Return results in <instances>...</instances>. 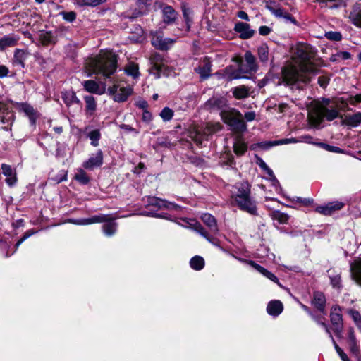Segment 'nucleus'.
<instances>
[{
    "label": "nucleus",
    "mask_w": 361,
    "mask_h": 361,
    "mask_svg": "<svg viewBox=\"0 0 361 361\" xmlns=\"http://www.w3.org/2000/svg\"><path fill=\"white\" fill-rule=\"evenodd\" d=\"M116 68V56L111 51H101L99 55L89 57L85 61V69L88 77L96 74L109 78Z\"/></svg>",
    "instance_id": "1"
},
{
    "label": "nucleus",
    "mask_w": 361,
    "mask_h": 361,
    "mask_svg": "<svg viewBox=\"0 0 361 361\" xmlns=\"http://www.w3.org/2000/svg\"><path fill=\"white\" fill-rule=\"evenodd\" d=\"M231 194L235 205L240 210L253 216L258 215L257 203L251 197V185L247 181L236 183L232 186Z\"/></svg>",
    "instance_id": "2"
},
{
    "label": "nucleus",
    "mask_w": 361,
    "mask_h": 361,
    "mask_svg": "<svg viewBox=\"0 0 361 361\" xmlns=\"http://www.w3.org/2000/svg\"><path fill=\"white\" fill-rule=\"evenodd\" d=\"M329 102V99H325L324 104L319 105L314 112L310 115V121L314 127L319 128L324 118L331 121L338 116V111L336 108L328 109L326 106Z\"/></svg>",
    "instance_id": "3"
},
{
    "label": "nucleus",
    "mask_w": 361,
    "mask_h": 361,
    "mask_svg": "<svg viewBox=\"0 0 361 361\" xmlns=\"http://www.w3.org/2000/svg\"><path fill=\"white\" fill-rule=\"evenodd\" d=\"M310 48L305 44H298L293 49V54L295 58L299 59L301 62V71L305 73H317V68L310 63L312 58V54L310 51Z\"/></svg>",
    "instance_id": "4"
},
{
    "label": "nucleus",
    "mask_w": 361,
    "mask_h": 361,
    "mask_svg": "<svg viewBox=\"0 0 361 361\" xmlns=\"http://www.w3.org/2000/svg\"><path fill=\"white\" fill-rule=\"evenodd\" d=\"M245 63H241L238 70L233 71L229 76V80L246 78L242 73H255L258 69L255 56L250 51H247L244 56Z\"/></svg>",
    "instance_id": "5"
},
{
    "label": "nucleus",
    "mask_w": 361,
    "mask_h": 361,
    "mask_svg": "<svg viewBox=\"0 0 361 361\" xmlns=\"http://www.w3.org/2000/svg\"><path fill=\"white\" fill-rule=\"evenodd\" d=\"M220 116L223 121L231 127L240 130H245L246 129L245 122L240 118L241 114L234 109H231L228 106V109H224L220 113Z\"/></svg>",
    "instance_id": "6"
},
{
    "label": "nucleus",
    "mask_w": 361,
    "mask_h": 361,
    "mask_svg": "<svg viewBox=\"0 0 361 361\" xmlns=\"http://www.w3.org/2000/svg\"><path fill=\"white\" fill-rule=\"evenodd\" d=\"M221 129L222 126L219 123H209L202 131L200 130H196L194 132H192L190 137L197 144L201 145L204 140H207L209 135L215 133Z\"/></svg>",
    "instance_id": "7"
},
{
    "label": "nucleus",
    "mask_w": 361,
    "mask_h": 361,
    "mask_svg": "<svg viewBox=\"0 0 361 361\" xmlns=\"http://www.w3.org/2000/svg\"><path fill=\"white\" fill-rule=\"evenodd\" d=\"M143 201L147 204V207H153L157 210L167 209L171 211H180L182 207L173 202L166 201L157 197L149 196L143 199Z\"/></svg>",
    "instance_id": "8"
},
{
    "label": "nucleus",
    "mask_w": 361,
    "mask_h": 361,
    "mask_svg": "<svg viewBox=\"0 0 361 361\" xmlns=\"http://www.w3.org/2000/svg\"><path fill=\"white\" fill-rule=\"evenodd\" d=\"M330 320L333 326V331L338 338H342L343 328L341 308L338 305H334L331 309Z\"/></svg>",
    "instance_id": "9"
},
{
    "label": "nucleus",
    "mask_w": 361,
    "mask_h": 361,
    "mask_svg": "<svg viewBox=\"0 0 361 361\" xmlns=\"http://www.w3.org/2000/svg\"><path fill=\"white\" fill-rule=\"evenodd\" d=\"M282 77L283 82L286 85H293L298 81L307 82L306 76L303 77L302 74L293 66L285 67L282 70Z\"/></svg>",
    "instance_id": "10"
},
{
    "label": "nucleus",
    "mask_w": 361,
    "mask_h": 361,
    "mask_svg": "<svg viewBox=\"0 0 361 361\" xmlns=\"http://www.w3.org/2000/svg\"><path fill=\"white\" fill-rule=\"evenodd\" d=\"M108 92L115 102H125L128 97L132 94L133 89L129 85L121 86L115 84L112 87L108 88Z\"/></svg>",
    "instance_id": "11"
},
{
    "label": "nucleus",
    "mask_w": 361,
    "mask_h": 361,
    "mask_svg": "<svg viewBox=\"0 0 361 361\" xmlns=\"http://www.w3.org/2000/svg\"><path fill=\"white\" fill-rule=\"evenodd\" d=\"M149 61L151 64L149 70L150 74L154 75L156 78H159L165 71L163 56L159 53H154L151 55Z\"/></svg>",
    "instance_id": "12"
},
{
    "label": "nucleus",
    "mask_w": 361,
    "mask_h": 361,
    "mask_svg": "<svg viewBox=\"0 0 361 361\" xmlns=\"http://www.w3.org/2000/svg\"><path fill=\"white\" fill-rule=\"evenodd\" d=\"M212 62L211 59L204 56L200 59L194 68V71L200 75L201 80L208 79L212 75Z\"/></svg>",
    "instance_id": "13"
},
{
    "label": "nucleus",
    "mask_w": 361,
    "mask_h": 361,
    "mask_svg": "<svg viewBox=\"0 0 361 361\" xmlns=\"http://www.w3.org/2000/svg\"><path fill=\"white\" fill-rule=\"evenodd\" d=\"M204 108L210 111H219L221 113L228 109V102L224 97H212L205 102Z\"/></svg>",
    "instance_id": "14"
},
{
    "label": "nucleus",
    "mask_w": 361,
    "mask_h": 361,
    "mask_svg": "<svg viewBox=\"0 0 361 361\" xmlns=\"http://www.w3.org/2000/svg\"><path fill=\"white\" fill-rule=\"evenodd\" d=\"M176 42V39L164 38L159 34L153 35L151 39L152 44L157 49L167 50Z\"/></svg>",
    "instance_id": "15"
},
{
    "label": "nucleus",
    "mask_w": 361,
    "mask_h": 361,
    "mask_svg": "<svg viewBox=\"0 0 361 361\" xmlns=\"http://www.w3.org/2000/svg\"><path fill=\"white\" fill-rule=\"evenodd\" d=\"M344 207V204L342 202L335 201L328 202L327 204L317 206L315 208V211L322 215L329 216L334 214L335 212L341 210Z\"/></svg>",
    "instance_id": "16"
},
{
    "label": "nucleus",
    "mask_w": 361,
    "mask_h": 361,
    "mask_svg": "<svg viewBox=\"0 0 361 361\" xmlns=\"http://www.w3.org/2000/svg\"><path fill=\"white\" fill-rule=\"evenodd\" d=\"M1 168L3 175L6 177L5 180L6 184L10 187L14 186L18 180L16 169L6 164H2Z\"/></svg>",
    "instance_id": "17"
},
{
    "label": "nucleus",
    "mask_w": 361,
    "mask_h": 361,
    "mask_svg": "<svg viewBox=\"0 0 361 361\" xmlns=\"http://www.w3.org/2000/svg\"><path fill=\"white\" fill-rule=\"evenodd\" d=\"M108 217L106 214H99L90 218L70 219H68V222L76 225H89L95 223H102V221H106Z\"/></svg>",
    "instance_id": "18"
},
{
    "label": "nucleus",
    "mask_w": 361,
    "mask_h": 361,
    "mask_svg": "<svg viewBox=\"0 0 361 361\" xmlns=\"http://www.w3.org/2000/svg\"><path fill=\"white\" fill-rule=\"evenodd\" d=\"M103 164V152L101 149L97 150L94 154H92L90 158L85 161L82 166L86 169H93L99 167Z\"/></svg>",
    "instance_id": "19"
},
{
    "label": "nucleus",
    "mask_w": 361,
    "mask_h": 361,
    "mask_svg": "<svg viewBox=\"0 0 361 361\" xmlns=\"http://www.w3.org/2000/svg\"><path fill=\"white\" fill-rule=\"evenodd\" d=\"M326 297L322 292L315 291L313 293L311 304L314 308L324 314H326Z\"/></svg>",
    "instance_id": "20"
},
{
    "label": "nucleus",
    "mask_w": 361,
    "mask_h": 361,
    "mask_svg": "<svg viewBox=\"0 0 361 361\" xmlns=\"http://www.w3.org/2000/svg\"><path fill=\"white\" fill-rule=\"evenodd\" d=\"M234 30L239 34V36L243 39H250L255 34V30L250 28L249 24L238 22L235 24Z\"/></svg>",
    "instance_id": "21"
},
{
    "label": "nucleus",
    "mask_w": 361,
    "mask_h": 361,
    "mask_svg": "<svg viewBox=\"0 0 361 361\" xmlns=\"http://www.w3.org/2000/svg\"><path fill=\"white\" fill-rule=\"evenodd\" d=\"M61 94V98L68 108H71L73 105H76L79 109L82 107L80 100L73 90L65 91Z\"/></svg>",
    "instance_id": "22"
},
{
    "label": "nucleus",
    "mask_w": 361,
    "mask_h": 361,
    "mask_svg": "<svg viewBox=\"0 0 361 361\" xmlns=\"http://www.w3.org/2000/svg\"><path fill=\"white\" fill-rule=\"evenodd\" d=\"M21 110L28 117L30 123L32 126L35 127L37 119L39 117V114L32 106L27 103H22L20 105Z\"/></svg>",
    "instance_id": "23"
},
{
    "label": "nucleus",
    "mask_w": 361,
    "mask_h": 361,
    "mask_svg": "<svg viewBox=\"0 0 361 361\" xmlns=\"http://www.w3.org/2000/svg\"><path fill=\"white\" fill-rule=\"evenodd\" d=\"M84 90L90 93L101 95L104 92V88L101 87L97 82L93 80H84L82 82Z\"/></svg>",
    "instance_id": "24"
},
{
    "label": "nucleus",
    "mask_w": 361,
    "mask_h": 361,
    "mask_svg": "<svg viewBox=\"0 0 361 361\" xmlns=\"http://www.w3.org/2000/svg\"><path fill=\"white\" fill-rule=\"evenodd\" d=\"M28 56L27 52L23 49H16L14 51L13 58L12 60V64L14 66H20V68H25V61Z\"/></svg>",
    "instance_id": "25"
},
{
    "label": "nucleus",
    "mask_w": 361,
    "mask_h": 361,
    "mask_svg": "<svg viewBox=\"0 0 361 361\" xmlns=\"http://www.w3.org/2000/svg\"><path fill=\"white\" fill-rule=\"evenodd\" d=\"M14 121L13 114L6 112L0 115V130L11 131V127Z\"/></svg>",
    "instance_id": "26"
},
{
    "label": "nucleus",
    "mask_w": 361,
    "mask_h": 361,
    "mask_svg": "<svg viewBox=\"0 0 361 361\" xmlns=\"http://www.w3.org/2000/svg\"><path fill=\"white\" fill-rule=\"evenodd\" d=\"M201 219L202 221L208 226L212 234L216 235L219 233L216 221L214 216L210 214L205 213L202 215Z\"/></svg>",
    "instance_id": "27"
},
{
    "label": "nucleus",
    "mask_w": 361,
    "mask_h": 361,
    "mask_svg": "<svg viewBox=\"0 0 361 361\" xmlns=\"http://www.w3.org/2000/svg\"><path fill=\"white\" fill-rule=\"evenodd\" d=\"M163 20L166 24H171L177 18V12L171 6L162 7Z\"/></svg>",
    "instance_id": "28"
},
{
    "label": "nucleus",
    "mask_w": 361,
    "mask_h": 361,
    "mask_svg": "<svg viewBox=\"0 0 361 361\" xmlns=\"http://www.w3.org/2000/svg\"><path fill=\"white\" fill-rule=\"evenodd\" d=\"M283 310V306L280 300H272L268 303L267 307V313L273 317L279 316Z\"/></svg>",
    "instance_id": "29"
},
{
    "label": "nucleus",
    "mask_w": 361,
    "mask_h": 361,
    "mask_svg": "<svg viewBox=\"0 0 361 361\" xmlns=\"http://www.w3.org/2000/svg\"><path fill=\"white\" fill-rule=\"evenodd\" d=\"M18 38L13 35H8L0 39V50H4L8 47H14L17 44Z\"/></svg>",
    "instance_id": "30"
},
{
    "label": "nucleus",
    "mask_w": 361,
    "mask_h": 361,
    "mask_svg": "<svg viewBox=\"0 0 361 361\" xmlns=\"http://www.w3.org/2000/svg\"><path fill=\"white\" fill-rule=\"evenodd\" d=\"M350 271L353 279L361 286V259L351 263Z\"/></svg>",
    "instance_id": "31"
},
{
    "label": "nucleus",
    "mask_w": 361,
    "mask_h": 361,
    "mask_svg": "<svg viewBox=\"0 0 361 361\" xmlns=\"http://www.w3.org/2000/svg\"><path fill=\"white\" fill-rule=\"evenodd\" d=\"M349 18L355 25L361 27V8L359 4L353 6L350 13Z\"/></svg>",
    "instance_id": "32"
},
{
    "label": "nucleus",
    "mask_w": 361,
    "mask_h": 361,
    "mask_svg": "<svg viewBox=\"0 0 361 361\" xmlns=\"http://www.w3.org/2000/svg\"><path fill=\"white\" fill-rule=\"evenodd\" d=\"M233 97L238 99H245L250 95V89L245 85L235 87L231 90Z\"/></svg>",
    "instance_id": "33"
},
{
    "label": "nucleus",
    "mask_w": 361,
    "mask_h": 361,
    "mask_svg": "<svg viewBox=\"0 0 361 361\" xmlns=\"http://www.w3.org/2000/svg\"><path fill=\"white\" fill-rule=\"evenodd\" d=\"M108 219L106 221H104V224L102 226L103 232L107 236L113 235L117 228V224L114 221H111V218L109 215H106Z\"/></svg>",
    "instance_id": "34"
},
{
    "label": "nucleus",
    "mask_w": 361,
    "mask_h": 361,
    "mask_svg": "<svg viewBox=\"0 0 361 361\" xmlns=\"http://www.w3.org/2000/svg\"><path fill=\"white\" fill-rule=\"evenodd\" d=\"M124 71L127 75L131 76L133 79H137L140 76L138 65L132 61L126 65Z\"/></svg>",
    "instance_id": "35"
},
{
    "label": "nucleus",
    "mask_w": 361,
    "mask_h": 361,
    "mask_svg": "<svg viewBox=\"0 0 361 361\" xmlns=\"http://www.w3.org/2000/svg\"><path fill=\"white\" fill-rule=\"evenodd\" d=\"M185 222L188 224L186 226L187 227L192 228L197 233H198L201 236L207 239L209 236L208 232L202 226V225L198 223L195 219H190L189 221H185Z\"/></svg>",
    "instance_id": "36"
},
{
    "label": "nucleus",
    "mask_w": 361,
    "mask_h": 361,
    "mask_svg": "<svg viewBox=\"0 0 361 361\" xmlns=\"http://www.w3.org/2000/svg\"><path fill=\"white\" fill-rule=\"evenodd\" d=\"M185 222L188 224L186 226L187 227L192 228L197 233H198L201 236L207 239L209 236L208 232L202 226V225L198 223L195 219H190L189 221H185Z\"/></svg>",
    "instance_id": "37"
},
{
    "label": "nucleus",
    "mask_w": 361,
    "mask_h": 361,
    "mask_svg": "<svg viewBox=\"0 0 361 361\" xmlns=\"http://www.w3.org/2000/svg\"><path fill=\"white\" fill-rule=\"evenodd\" d=\"M86 137L91 140V145L97 147L101 139V133L99 129H94L87 132Z\"/></svg>",
    "instance_id": "38"
},
{
    "label": "nucleus",
    "mask_w": 361,
    "mask_h": 361,
    "mask_svg": "<svg viewBox=\"0 0 361 361\" xmlns=\"http://www.w3.org/2000/svg\"><path fill=\"white\" fill-rule=\"evenodd\" d=\"M256 255L259 258H267L269 260L274 259V255L264 245H260L259 248H257Z\"/></svg>",
    "instance_id": "39"
},
{
    "label": "nucleus",
    "mask_w": 361,
    "mask_h": 361,
    "mask_svg": "<svg viewBox=\"0 0 361 361\" xmlns=\"http://www.w3.org/2000/svg\"><path fill=\"white\" fill-rule=\"evenodd\" d=\"M190 267L197 271L201 270L204 267V260L200 256H195L190 261Z\"/></svg>",
    "instance_id": "40"
},
{
    "label": "nucleus",
    "mask_w": 361,
    "mask_h": 361,
    "mask_svg": "<svg viewBox=\"0 0 361 361\" xmlns=\"http://www.w3.org/2000/svg\"><path fill=\"white\" fill-rule=\"evenodd\" d=\"M240 262L247 264L248 265L253 267L255 269H256L258 272H259L261 274L265 276L266 274H268V270L262 267L261 265L257 264L252 260H247L242 258H237Z\"/></svg>",
    "instance_id": "41"
},
{
    "label": "nucleus",
    "mask_w": 361,
    "mask_h": 361,
    "mask_svg": "<svg viewBox=\"0 0 361 361\" xmlns=\"http://www.w3.org/2000/svg\"><path fill=\"white\" fill-rule=\"evenodd\" d=\"M240 262L247 264L248 265L253 267L255 269H256L258 272H259L261 274L265 276L266 274H268V270L262 267L261 265L257 264L252 260H247L242 258H237Z\"/></svg>",
    "instance_id": "42"
},
{
    "label": "nucleus",
    "mask_w": 361,
    "mask_h": 361,
    "mask_svg": "<svg viewBox=\"0 0 361 361\" xmlns=\"http://www.w3.org/2000/svg\"><path fill=\"white\" fill-rule=\"evenodd\" d=\"M240 262L247 264L248 265L253 267L255 269H256L258 272H259L261 274L265 276L266 274H268V270L262 267L261 265L257 264L252 260H247L242 258H237Z\"/></svg>",
    "instance_id": "43"
},
{
    "label": "nucleus",
    "mask_w": 361,
    "mask_h": 361,
    "mask_svg": "<svg viewBox=\"0 0 361 361\" xmlns=\"http://www.w3.org/2000/svg\"><path fill=\"white\" fill-rule=\"evenodd\" d=\"M257 54L259 60L263 62H267L269 60V47L266 44H263L257 49Z\"/></svg>",
    "instance_id": "44"
},
{
    "label": "nucleus",
    "mask_w": 361,
    "mask_h": 361,
    "mask_svg": "<svg viewBox=\"0 0 361 361\" xmlns=\"http://www.w3.org/2000/svg\"><path fill=\"white\" fill-rule=\"evenodd\" d=\"M86 105V110L90 113H93L97 109L95 98L92 95H86L84 97Z\"/></svg>",
    "instance_id": "45"
},
{
    "label": "nucleus",
    "mask_w": 361,
    "mask_h": 361,
    "mask_svg": "<svg viewBox=\"0 0 361 361\" xmlns=\"http://www.w3.org/2000/svg\"><path fill=\"white\" fill-rule=\"evenodd\" d=\"M247 146L242 140H237L233 145V151L238 156H241L247 151Z\"/></svg>",
    "instance_id": "46"
},
{
    "label": "nucleus",
    "mask_w": 361,
    "mask_h": 361,
    "mask_svg": "<svg viewBox=\"0 0 361 361\" xmlns=\"http://www.w3.org/2000/svg\"><path fill=\"white\" fill-rule=\"evenodd\" d=\"M346 123L348 126L356 127L361 123V112H357L346 118Z\"/></svg>",
    "instance_id": "47"
},
{
    "label": "nucleus",
    "mask_w": 361,
    "mask_h": 361,
    "mask_svg": "<svg viewBox=\"0 0 361 361\" xmlns=\"http://www.w3.org/2000/svg\"><path fill=\"white\" fill-rule=\"evenodd\" d=\"M272 219L278 221L280 224H287L289 219V216L283 212L279 210L274 211L271 214Z\"/></svg>",
    "instance_id": "48"
},
{
    "label": "nucleus",
    "mask_w": 361,
    "mask_h": 361,
    "mask_svg": "<svg viewBox=\"0 0 361 361\" xmlns=\"http://www.w3.org/2000/svg\"><path fill=\"white\" fill-rule=\"evenodd\" d=\"M75 179L83 185H86L90 182V178L87 173L82 169L78 170L75 175Z\"/></svg>",
    "instance_id": "49"
},
{
    "label": "nucleus",
    "mask_w": 361,
    "mask_h": 361,
    "mask_svg": "<svg viewBox=\"0 0 361 361\" xmlns=\"http://www.w3.org/2000/svg\"><path fill=\"white\" fill-rule=\"evenodd\" d=\"M265 7L276 17L281 14L282 8L279 7L274 1H267Z\"/></svg>",
    "instance_id": "50"
},
{
    "label": "nucleus",
    "mask_w": 361,
    "mask_h": 361,
    "mask_svg": "<svg viewBox=\"0 0 361 361\" xmlns=\"http://www.w3.org/2000/svg\"><path fill=\"white\" fill-rule=\"evenodd\" d=\"M329 273V278L331 286L335 288L339 289L341 287V279L340 274H331V270L328 271Z\"/></svg>",
    "instance_id": "51"
},
{
    "label": "nucleus",
    "mask_w": 361,
    "mask_h": 361,
    "mask_svg": "<svg viewBox=\"0 0 361 361\" xmlns=\"http://www.w3.org/2000/svg\"><path fill=\"white\" fill-rule=\"evenodd\" d=\"M164 121H169L172 119L174 112L169 107H164L159 114Z\"/></svg>",
    "instance_id": "52"
},
{
    "label": "nucleus",
    "mask_w": 361,
    "mask_h": 361,
    "mask_svg": "<svg viewBox=\"0 0 361 361\" xmlns=\"http://www.w3.org/2000/svg\"><path fill=\"white\" fill-rule=\"evenodd\" d=\"M276 18H283L286 23H290L298 25V22L295 18L291 14L286 12L283 8L281 10V14L280 16H277Z\"/></svg>",
    "instance_id": "53"
},
{
    "label": "nucleus",
    "mask_w": 361,
    "mask_h": 361,
    "mask_svg": "<svg viewBox=\"0 0 361 361\" xmlns=\"http://www.w3.org/2000/svg\"><path fill=\"white\" fill-rule=\"evenodd\" d=\"M286 198L292 202H298L305 207L310 206L313 203V199H312V198H302V197H295L293 198L286 197Z\"/></svg>",
    "instance_id": "54"
},
{
    "label": "nucleus",
    "mask_w": 361,
    "mask_h": 361,
    "mask_svg": "<svg viewBox=\"0 0 361 361\" xmlns=\"http://www.w3.org/2000/svg\"><path fill=\"white\" fill-rule=\"evenodd\" d=\"M320 3L325 4L330 8H336L341 6L343 0H317Z\"/></svg>",
    "instance_id": "55"
},
{
    "label": "nucleus",
    "mask_w": 361,
    "mask_h": 361,
    "mask_svg": "<svg viewBox=\"0 0 361 361\" xmlns=\"http://www.w3.org/2000/svg\"><path fill=\"white\" fill-rule=\"evenodd\" d=\"M351 54L348 51H339L331 58V61H336L338 60H348L350 59Z\"/></svg>",
    "instance_id": "56"
},
{
    "label": "nucleus",
    "mask_w": 361,
    "mask_h": 361,
    "mask_svg": "<svg viewBox=\"0 0 361 361\" xmlns=\"http://www.w3.org/2000/svg\"><path fill=\"white\" fill-rule=\"evenodd\" d=\"M59 15L67 22L73 23L76 18V13L74 11H61Z\"/></svg>",
    "instance_id": "57"
},
{
    "label": "nucleus",
    "mask_w": 361,
    "mask_h": 361,
    "mask_svg": "<svg viewBox=\"0 0 361 361\" xmlns=\"http://www.w3.org/2000/svg\"><path fill=\"white\" fill-rule=\"evenodd\" d=\"M326 39L331 41H341L342 39V35L340 32L329 31L325 33Z\"/></svg>",
    "instance_id": "58"
},
{
    "label": "nucleus",
    "mask_w": 361,
    "mask_h": 361,
    "mask_svg": "<svg viewBox=\"0 0 361 361\" xmlns=\"http://www.w3.org/2000/svg\"><path fill=\"white\" fill-rule=\"evenodd\" d=\"M299 137V142H305L307 144H311L316 146L315 143H317V141H314V139L313 137H312L310 135H302L300 136H298Z\"/></svg>",
    "instance_id": "59"
},
{
    "label": "nucleus",
    "mask_w": 361,
    "mask_h": 361,
    "mask_svg": "<svg viewBox=\"0 0 361 361\" xmlns=\"http://www.w3.org/2000/svg\"><path fill=\"white\" fill-rule=\"evenodd\" d=\"M106 0H81L82 6L95 7L104 3Z\"/></svg>",
    "instance_id": "60"
},
{
    "label": "nucleus",
    "mask_w": 361,
    "mask_h": 361,
    "mask_svg": "<svg viewBox=\"0 0 361 361\" xmlns=\"http://www.w3.org/2000/svg\"><path fill=\"white\" fill-rule=\"evenodd\" d=\"M312 318L320 326H322L326 333H329L330 326L324 322L322 320V318L319 316H316L312 314Z\"/></svg>",
    "instance_id": "61"
},
{
    "label": "nucleus",
    "mask_w": 361,
    "mask_h": 361,
    "mask_svg": "<svg viewBox=\"0 0 361 361\" xmlns=\"http://www.w3.org/2000/svg\"><path fill=\"white\" fill-rule=\"evenodd\" d=\"M66 155V147L60 142H57L56 149V157L61 158Z\"/></svg>",
    "instance_id": "62"
},
{
    "label": "nucleus",
    "mask_w": 361,
    "mask_h": 361,
    "mask_svg": "<svg viewBox=\"0 0 361 361\" xmlns=\"http://www.w3.org/2000/svg\"><path fill=\"white\" fill-rule=\"evenodd\" d=\"M349 350L350 353L355 355H357L360 352L359 345L357 343V341H348Z\"/></svg>",
    "instance_id": "63"
},
{
    "label": "nucleus",
    "mask_w": 361,
    "mask_h": 361,
    "mask_svg": "<svg viewBox=\"0 0 361 361\" xmlns=\"http://www.w3.org/2000/svg\"><path fill=\"white\" fill-rule=\"evenodd\" d=\"M348 313L350 315L351 318L353 319L354 323H357V322L361 320V314L357 310H349Z\"/></svg>",
    "instance_id": "64"
}]
</instances>
